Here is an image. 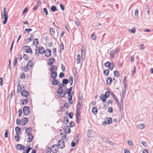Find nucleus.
<instances>
[{"label":"nucleus","mask_w":153,"mask_h":153,"mask_svg":"<svg viewBox=\"0 0 153 153\" xmlns=\"http://www.w3.org/2000/svg\"><path fill=\"white\" fill-rule=\"evenodd\" d=\"M114 67V63L113 62H111V63L110 65H109V66L108 67V68L110 70H112L113 69Z\"/></svg>","instance_id":"nucleus-31"},{"label":"nucleus","mask_w":153,"mask_h":153,"mask_svg":"<svg viewBox=\"0 0 153 153\" xmlns=\"http://www.w3.org/2000/svg\"><path fill=\"white\" fill-rule=\"evenodd\" d=\"M106 82L108 84L110 85L112 82V79L111 76L108 77L106 79Z\"/></svg>","instance_id":"nucleus-20"},{"label":"nucleus","mask_w":153,"mask_h":153,"mask_svg":"<svg viewBox=\"0 0 153 153\" xmlns=\"http://www.w3.org/2000/svg\"><path fill=\"white\" fill-rule=\"evenodd\" d=\"M85 52H81V58L83 60H84L85 58Z\"/></svg>","instance_id":"nucleus-33"},{"label":"nucleus","mask_w":153,"mask_h":153,"mask_svg":"<svg viewBox=\"0 0 153 153\" xmlns=\"http://www.w3.org/2000/svg\"><path fill=\"white\" fill-rule=\"evenodd\" d=\"M111 95L112 96L113 98L115 100L116 102L117 103L119 104V101L117 100V98H116L115 95L113 93H112Z\"/></svg>","instance_id":"nucleus-35"},{"label":"nucleus","mask_w":153,"mask_h":153,"mask_svg":"<svg viewBox=\"0 0 153 153\" xmlns=\"http://www.w3.org/2000/svg\"><path fill=\"white\" fill-rule=\"evenodd\" d=\"M104 95L106 98L108 97L109 96V92L108 91L106 92Z\"/></svg>","instance_id":"nucleus-52"},{"label":"nucleus","mask_w":153,"mask_h":153,"mask_svg":"<svg viewBox=\"0 0 153 153\" xmlns=\"http://www.w3.org/2000/svg\"><path fill=\"white\" fill-rule=\"evenodd\" d=\"M38 50V53L40 54H43L45 52V49L44 48L42 47H37L36 48V50L35 54H36V51Z\"/></svg>","instance_id":"nucleus-3"},{"label":"nucleus","mask_w":153,"mask_h":153,"mask_svg":"<svg viewBox=\"0 0 153 153\" xmlns=\"http://www.w3.org/2000/svg\"><path fill=\"white\" fill-rule=\"evenodd\" d=\"M57 146L58 148L61 149L64 148L65 147V145L63 140L62 139L59 140Z\"/></svg>","instance_id":"nucleus-4"},{"label":"nucleus","mask_w":153,"mask_h":153,"mask_svg":"<svg viewBox=\"0 0 153 153\" xmlns=\"http://www.w3.org/2000/svg\"><path fill=\"white\" fill-rule=\"evenodd\" d=\"M51 76L53 78H56L57 76V73L56 71H50Z\"/></svg>","instance_id":"nucleus-12"},{"label":"nucleus","mask_w":153,"mask_h":153,"mask_svg":"<svg viewBox=\"0 0 153 153\" xmlns=\"http://www.w3.org/2000/svg\"><path fill=\"white\" fill-rule=\"evenodd\" d=\"M21 94L24 97H26L28 95V92L25 90H23L21 92Z\"/></svg>","instance_id":"nucleus-15"},{"label":"nucleus","mask_w":153,"mask_h":153,"mask_svg":"<svg viewBox=\"0 0 153 153\" xmlns=\"http://www.w3.org/2000/svg\"><path fill=\"white\" fill-rule=\"evenodd\" d=\"M80 111L78 110H77L76 111V116H80Z\"/></svg>","instance_id":"nucleus-53"},{"label":"nucleus","mask_w":153,"mask_h":153,"mask_svg":"<svg viewBox=\"0 0 153 153\" xmlns=\"http://www.w3.org/2000/svg\"><path fill=\"white\" fill-rule=\"evenodd\" d=\"M112 122V119L110 117H108L106 119L105 122H104V123L105 124H109L111 123Z\"/></svg>","instance_id":"nucleus-18"},{"label":"nucleus","mask_w":153,"mask_h":153,"mask_svg":"<svg viewBox=\"0 0 153 153\" xmlns=\"http://www.w3.org/2000/svg\"><path fill=\"white\" fill-rule=\"evenodd\" d=\"M32 29L31 28H30L29 29H25V31L27 33H28L30 31H32Z\"/></svg>","instance_id":"nucleus-63"},{"label":"nucleus","mask_w":153,"mask_h":153,"mask_svg":"<svg viewBox=\"0 0 153 153\" xmlns=\"http://www.w3.org/2000/svg\"><path fill=\"white\" fill-rule=\"evenodd\" d=\"M76 61H77L76 62L77 64H79L80 62V55L79 54L77 55L76 58Z\"/></svg>","instance_id":"nucleus-29"},{"label":"nucleus","mask_w":153,"mask_h":153,"mask_svg":"<svg viewBox=\"0 0 153 153\" xmlns=\"http://www.w3.org/2000/svg\"><path fill=\"white\" fill-rule=\"evenodd\" d=\"M23 57L24 59L25 60H27L28 59V56L25 54H24Z\"/></svg>","instance_id":"nucleus-60"},{"label":"nucleus","mask_w":153,"mask_h":153,"mask_svg":"<svg viewBox=\"0 0 153 153\" xmlns=\"http://www.w3.org/2000/svg\"><path fill=\"white\" fill-rule=\"evenodd\" d=\"M57 146L56 144L52 145L51 147V150L53 153H56L58 150L57 148Z\"/></svg>","instance_id":"nucleus-8"},{"label":"nucleus","mask_w":153,"mask_h":153,"mask_svg":"<svg viewBox=\"0 0 153 153\" xmlns=\"http://www.w3.org/2000/svg\"><path fill=\"white\" fill-rule=\"evenodd\" d=\"M16 148L17 149L19 150H24L25 147H24L21 144H18L16 146Z\"/></svg>","instance_id":"nucleus-11"},{"label":"nucleus","mask_w":153,"mask_h":153,"mask_svg":"<svg viewBox=\"0 0 153 153\" xmlns=\"http://www.w3.org/2000/svg\"><path fill=\"white\" fill-rule=\"evenodd\" d=\"M76 121L79 124L80 121L81 117L80 116H76Z\"/></svg>","instance_id":"nucleus-32"},{"label":"nucleus","mask_w":153,"mask_h":153,"mask_svg":"<svg viewBox=\"0 0 153 153\" xmlns=\"http://www.w3.org/2000/svg\"><path fill=\"white\" fill-rule=\"evenodd\" d=\"M22 125H25L27 124L28 122V119L27 117H24L22 120Z\"/></svg>","instance_id":"nucleus-13"},{"label":"nucleus","mask_w":153,"mask_h":153,"mask_svg":"<svg viewBox=\"0 0 153 153\" xmlns=\"http://www.w3.org/2000/svg\"><path fill=\"white\" fill-rule=\"evenodd\" d=\"M33 35H31L30 36V38L28 39H27V42L28 43L32 40V39H33Z\"/></svg>","instance_id":"nucleus-45"},{"label":"nucleus","mask_w":153,"mask_h":153,"mask_svg":"<svg viewBox=\"0 0 153 153\" xmlns=\"http://www.w3.org/2000/svg\"><path fill=\"white\" fill-rule=\"evenodd\" d=\"M50 32L52 35H54L55 34L54 29L53 28H51L50 29Z\"/></svg>","instance_id":"nucleus-38"},{"label":"nucleus","mask_w":153,"mask_h":153,"mask_svg":"<svg viewBox=\"0 0 153 153\" xmlns=\"http://www.w3.org/2000/svg\"><path fill=\"white\" fill-rule=\"evenodd\" d=\"M16 124L18 125H20L21 124V121L19 119H17L16 120Z\"/></svg>","instance_id":"nucleus-54"},{"label":"nucleus","mask_w":153,"mask_h":153,"mask_svg":"<svg viewBox=\"0 0 153 153\" xmlns=\"http://www.w3.org/2000/svg\"><path fill=\"white\" fill-rule=\"evenodd\" d=\"M144 124H141L138 125V127L139 129H143L144 128Z\"/></svg>","instance_id":"nucleus-37"},{"label":"nucleus","mask_w":153,"mask_h":153,"mask_svg":"<svg viewBox=\"0 0 153 153\" xmlns=\"http://www.w3.org/2000/svg\"><path fill=\"white\" fill-rule=\"evenodd\" d=\"M27 147L28 148L27 149V150H25L26 153H28L30 151V150L31 149V148H30L29 146H27L26 148H27Z\"/></svg>","instance_id":"nucleus-55"},{"label":"nucleus","mask_w":153,"mask_h":153,"mask_svg":"<svg viewBox=\"0 0 153 153\" xmlns=\"http://www.w3.org/2000/svg\"><path fill=\"white\" fill-rule=\"evenodd\" d=\"M134 15L136 16L137 17H138V9H136L134 12Z\"/></svg>","instance_id":"nucleus-48"},{"label":"nucleus","mask_w":153,"mask_h":153,"mask_svg":"<svg viewBox=\"0 0 153 153\" xmlns=\"http://www.w3.org/2000/svg\"><path fill=\"white\" fill-rule=\"evenodd\" d=\"M68 80L67 79H64L62 80V83L63 84H67L68 83Z\"/></svg>","instance_id":"nucleus-42"},{"label":"nucleus","mask_w":153,"mask_h":153,"mask_svg":"<svg viewBox=\"0 0 153 153\" xmlns=\"http://www.w3.org/2000/svg\"><path fill=\"white\" fill-rule=\"evenodd\" d=\"M64 76V73L63 72H61L59 75V77L60 78H62Z\"/></svg>","instance_id":"nucleus-59"},{"label":"nucleus","mask_w":153,"mask_h":153,"mask_svg":"<svg viewBox=\"0 0 153 153\" xmlns=\"http://www.w3.org/2000/svg\"><path fill=\"white\" fill-rule=\"evenodd\" d=\"M68 102L70 104H72L73 103V101L72 100V96H71L70 97H68Z\"/></svg>","instance_id":"nucleus-39"},{"label":"nucleus","mask_w":153,"mask_h":153,"mask_svg":"<svg viewBox=\"0 0 153 153\" xmlns=\"http://www.w3.org/2000/svg\"><path fill=\"white\" fill-rule=\"evenodd\" d=\"M117 105H118V106L119 107V108H120V112H122V111H123V104H122L121 103H120L119 102V104L118 103H117Z\"/></svg>","instance_id":"nucleus-21"},{"label":"nucleus","mask_w":153,"mask_h":153,"mask_svg":"<svg viewBox=\"0 0 153 153\" xmlns=\"http://www.w3.org/2000/svg\"><path fill=\"white\" fill-rule=\"evenodd\" d=\"M53 54L54 55V56H56V48H54L53 49Z\"/></svg>","instance_id":"nucleus-46"},{"label":"nucleus","mask_w":153,"mask_h":153,"mask_svg":"<svg viewBox=\"0 0 153 153\" xmlns=\"http://www.w3.org/2000/svg\"><path fill=\"white\" fill-rule=\"evenodd\" d=\"M123 83L124 84V87L125 88L126 86V84L127 83V80L126 79V77L125 76L124 77Z\"/></svg>","instance_id":"nucleus-43"},{"label":"nucleus","mask_w":153,"mask_h":153,"mask_svg":"<svg viewBox=\"0 0 153 153\" xmlns=\"http://www.w3.org/2000/svg\"><path fill=\"white\" fill-rule=\"evenodd\" d=\"M59 5H60V7L62 9V10L63 11H64L65 9V7H64V6L62 4H60Z\"/></svg>","instance_id":"nucleus-64"},{"label":"nucleus","mask_w":153,"mask_h":153,"mask_svg":"<svg viewBox=\"0 0 153 153\" xmlns=\"http://www.w3.org/2000/svg\"><path fill=\"white\" fill-rule=\"evenodd\" d=\"M32 128L31 127H30L27 128L25 130V132L28 134H30V133L32 131Z\"/></svg>","instance_id":"nucleus-24"},{"label":"nucleus","mask_w":153,"mask_h":153,"mask_svg":"<svg viewBox=\"0 0 153 153\" xmlns=\"http://www.w3.org/2000/svg\"><path fill=\"white\" fill-rule=\"evenodd\" d=\"M87 133L88 136L89 137V138L91 137H97L96 133L94 131L91 130H88L87 132Z\"/></svg>","instance_id":"nucleus-5"},{"label":"nucleus","mask_w":153,"mask_h":153,"mask_svg":"<svg viewBox=\"0 0 153 153\" xmlns=\"http://www.w3.org/2000/svg\"><path fill=\"white\" fill-rule=\"evenodd\" d=\"M57 70V67L55 65H53L51 66L50 69V71H56Z\"/></svg>","instance_id":"nucleus-17"},{"label":"nucleus","mask_w":153,"mask_h":153,"mask_svg":"<svg viewBox=\"0 0 153 153\" xmlns=\"http://www.w3.org/2000/svg\"><path fill=\"white\" fill-rule=\"evenodd\" d=\"M136 29L135 27H133L131 30H129V31H130L131 33H134L135 32Z\"/></svg>","instance_id":"nucleus-51"},{"label":"nucleus","mask_w":153,"mask_h":153,"mask_svg":"<svg viewBox=\"0 0 153 153\" xmlns=\"http://www.w3.org/2000/svg\"><path fill=\"white\" fill-rule=\"evenodd\" d=\"M52 82L53 85H57L58 83V81L56 79V78H53Z\"/></svg>","instance_id":"nucleus-23"},{"label":"nucleus","mask_w":153,"mask_h":153,"mask_svg":"<svg viewBox=\"0 0 153 153\" xmlns=\"http://www.w3.org/2000/svg\"><path fill=\"white\" fill-rule=\"evenodd\" d=\"M69 82L70 86H71L73 84V78L72 76H70L69 78Z\"/></svg>","instance_id":"nucleus-30"},{"label":"nucleus","mask_w":153,"mask_h":153,"mask_svg":"<svg viewBox=\"0 0 153 153\" xmlns=\"http://www.w3.org/2000/svg\"><path fill=\"white\" fill-rule=\"evenodd\" d=\"M110 64L111 63H110L109 62H107L104 64V65L105 67H108L109 66V65H110Z\"/></svg>","instance_id":"nucleus-50"},{"label":"nucleus","mask_w":153,"mask_h":153,"mask_svg":"<svg viewBox=\"0 0 153 153\" xmlns=\"http://www.w3.org/2000/svg\"><path fill=\"white\" fill-rule=\"evenodd\" d=\"M25 52L27 53H30L31 54H32L33 52L31 48L29 46H24L23 48Z\"/></svg>","instance_id":"nucleus-6"},{"label":"nucleus","mask_w":153,"mask_h":153,"mask_svg":"<svg viewBox=\"0 0 153 153\" xmlns=\"http://www.w3.org/2000/svg\"><path fill=\"white\" fill-rule=\"evenodd\" d=\"M119 49L118 48H117L115 50L111 51H110V54L111 58H114L115 56L114 54H116L119 52Z\"/></svg>","instance_id":"nucleus-1"},{"label":"nucleus","mask_w":153,"mask_h":153,"mask_svg":"<svg viewBox=\"0 0 153 153\" xmlns=\"http://www.w3.org/2000/svg\"><path fill=\"white\" fill-rule=\"evenodd\" d=\"M44 12L45 13V15H47L48 14V11L46 8H44L43 9Z\"/></svg>","instance_id":"nucleus-58"},{"label":"nucleus","mask_w":153,"mask_h":153,"mask_svg":"<svg viewBox=\"0 0 153 153\" xmlns=\"http://www.w3.org/2000/svg\"><path fill=\"white\" fill-rule=\"evenodd\" d=\"M8 132H7V130L6 129L5 131V133L4 134V137L5 138H7L8 137Z\"/></svg>","instance_id":"nucleus-57"},{"label":"nucleus","mask_w":153,"mask_h":153,"mask_svg":"<svg viewBox=\"0 0 153 153\" xmlns=\"http://www.w3.org/2000/svg\"><path fill=\"white\" fill-rule=\"evenodd\" d=\"M55 61V59L53 58H50L48 61V65H51Z\"/></svg>","instance_id":"nucleus-14"},{"label":"nucleus","mask_w":153,"mask_h":153,"mask_svg":"<svg viewBox=\"0 0 153 153\" xmlns=\"http://www.w3.org/2000/svg\"><path fill=\"white\" fill-rule=\"evenodd\" d=\"M33 65V61L31 60L29 61L27 65V66H29L30 67H32Z\"/></svg>","instance_id":"nucleus-27"},{"label":"nucleus","mask_w":153,"mask_h":153,"mask_svg":"<svg viewBox=\"0 0 153 153\" xmlns=\"http://www.w3.org/2000/svg\"><path fill=\"white\" fill-rule=\"evenodd\" d=\"M45 56L47 57H50L51 54V51L50 49L46 50L45 52Z\"/></svg>","instance_id":"nucleus-10"},{"label":"nucleus","mask_w":153,"mask_h":153,"mask_svg":"<svg viewBox=\"0 0 153 153\" xmlns=\"http://www.w3.org/2000/svg\"><path fill=\"white\" fill-rule=\"evenodd\" d=\"M25 75L24 73H22L20 76V78L21 79H22L23 78H25Z\"/></svg>","instance_id":"nucleus-56"},{"label":"nucleus","mask_w":153,"mask_h":153,"mask_svg":"<svg viewBox=\"0 0 153 153\" xmlns=\"http://www.w3.org/2000/svg\"><path fill=\"white\" fill-rule=\"evenodd\" d=\"M38 43V39L37 38L35 39L33 42V44L34 45H36Z\"/></svg>","instance_id":"nucleus-34"},{"label":"nucleus","mask_w":153,"mask_h":153,"mask_svg":"<svg viewBox=\"0 0 153 153\" xmlns=\"http://www.w3.org/2000/svg\"><path fill=\"white\" fill-rule=\"evenodd\" d=\"M23 71L24 72H27L29 70V68H28V66H27V65L23 67Z\"/></svg>","instance_id":"nucleus-47"},{"label":"nucleus","mask_w":153,"mask_h":153,"mask_svg":"<svg viewBox=\"0 0 153 153\" xmlns=\"http://www.w3.org/2000/svg\"><path fill=\"white\" fill-rule=\"evenodd\" d=\"M97 109L96 107H94L92 108V111L94 114H96L97 113Z\"/></svg>","instance_id":"nucleus-22"},{"label":"nucleus","mask_w":153,"mask_h":153,"mask_svg":"<svg viewBox=\"0 0 153 153\" xmlns=\"http://www.w3.org/2000/svg\"><path fill=\"white\" fill-rule=\"evenodd\" d=\"M75 23L76 24V25L77 26H79L80 25V23L77 19H76L75 20Z\"/></svg>","instance_id":"nucleus-61"},{"label":"nucleus","mask_w":153,"mask_h":153,"mask_svg":"<svg viewBox=\"0 0 153 153\" xmlns=\"http://www.w3.org/2000/svg\"><path fill=\"white\" fill-rule=\"evenodd\" d=\"M28 137L27 138V141L28 142H30L33 140V136L32 134H28Z\"/></svg>","instance_id":"nucleus-16"},{"label":"nucleus","mask_w":153,"mask_h":153,"mask_svg":"<svg viewBox=\"0 0 153 153\" xmlns=\"http://www.w3.org/2000/svg\"><path fill=\"white\" fill-rule=\"evenodd\" d=\"M109 71L108 69H105L103 71V73L104 75L107 76L109 74Z\"/></svg>","instance_id":"nucleus-41"},{"label":"nucleus","mask_w":153,"mask_h":153,"mask_svg":"<svg viewBox=\"0 0 153 153\" xmlns=\"http://www.w3.org/2000/svg\"><path fill=\"white\" fill-rule=\"evenodd\" d=\"M23 114L25 115H28L30 113V109L27 106H24L23 108Z\"/></svg>","instance_id":"nucleus-7"},{"label":"nucleus","mask_w":153,"mask_h":153,"mask_svg":"<svg viewBox=\"0 0 153 153\" xmlns=\"http://www.w3.org/2000/svg\"><path fill=\"white\" fill-rule=\"evenodd\" d=\"M15 129L16 134H19L21 132V128L19 127H16Z\"/></svg>","instance_id":"nucleus-25"},{"label":"nucleus","mask_w":153,"mask_h":153,"mask_svg":"<svg viewBox=\"0 0 153 153\" xmlns=\"http://www.w3.org/2000/svg\"><path fill=\"white\" fill-rule=\"evenodd\" d=\"M63 129L64 131L66 134H69L71 132V130L69 126H65L64 127Z\"/></svg>","instance_id":"nucleus-9"},{"label":"nucleus","mask_w":153,"mask_h":153,"mask_svg":"<svg viewBox=\"0 0 153 153\" xmlns=\"http://www.w3.org/2000/svg\"><path fill=\"white\" fill-rule=\"evenodd\" d=\"M18 111L19 112V117H20L21 116L22 114V109H19Z\"/></svg>","instance_id":"nucleus-62"},{"label":"nucleus","mask_w":153,"mask_h":153,"mask_svg":"<svg viewBox=\"0 0 153 153\" xmlns=\"http://www.w3.org/2000/svg\"><path fill=\"white\" fill-rule=\"evenodd\" d=\"M100 98L102 100V101L103 102H104L106 101L107 98L104 96V94H102L100 95Z\"/></svg>","instance_id":"nucleus-19"},{"label":"nucleus","mask_w":153,"mask_h":153,"mask_svg":"<svg viewBox=\"0 0 153 153\" xmlns=\"http://www.w3.org/2000/svg\"><path fill=\"white\" fill-rule=\"evenodd\" d=\"M56 9V7L54 5L52 6L51 7V10L52 12H55Z\"/></svg>","instance_id":"nucleus-40"},{"label":"nucleus","mask_w":153,"mask_h":153,"mask_svg":"<svg viewBox=\"0 0 153 153\" xmlns=\"http://www.w3.org/2000/svg\"><path fill=\"white\" fill-rule=\"evenodd\" d=\"M136 68L135 66H134V67L133 70L131 72V75L132 76H133L134 75V74H135V73L136 72Z\"/></svg>","instance_id":"nucleus-49"},{"label":"nucleus","mask_w":153,"mask_h":153,"mask_svg":"<svg viewBox=\"0 0 153 153\" xmlns=\"http://www.w3.org/2000/svg\"><path fill=\"white\" fill-rule=\"evenodd\" d=\"M114 76L117 77H119L120 76V74L117 71H114Z\"/></svg>","instance_id":"nucleus-28"},{"label":"nucleus","mask_w":153,"mask_h":153,"mask_svg":"<svg viewBox=\"0 0 153 153\" xmlns=\"http://www.w3.org/2000/svg\"><path fill=\"white\" fill-rule=\"evenodd\" d=\"M27 99H24L23 100V101L22 103V104L24 105L27 104Z\"/></svg>","instance_id":"nucleus-44"},{"label":"nucleus","mask_w":153,"mask_h":153,"mask_svg":"<svg viewBox=\"0 0 153 153\" xmlns=\"http://www.w3.org/2000/svg\"><path fill=\"white\" fill-rule=\"evenodd\" d=\"M7 8L4 7L3 8V16L4 17V21H3V24H5L7 20V13L6 12Z\"/></svg>","instance_id":"nucleus-2"},{"label":"nucleus","mask_w":153,"mask_h":153,"mask_svg":"<svg viewBox=\"0 0 153 153\" xmlns=\"http://www.w3.org/2000/svg\"><path fill=\"white\" fill-rule=\"evenodd\" d=\"M20 136L19 134H16V136H15V140L16 141L18 142L19 140Z\"/></svg>","instance_id":"nucleus-36"},{"label":"nucleus","mask_w":153,"mask_h":153,"mask_svg":"<svg viewBox=\"0 0 153 153\" xmlns=\"http://www.w3.org/2000/svg\"><path fill=\"white\" fill-rule=\"evenodd\" d=\"M56 93L58 94H62L63 93L62 88H59L56 91Z\"/></svg>","instance_id":"nucleus-26"}]
</instances>
